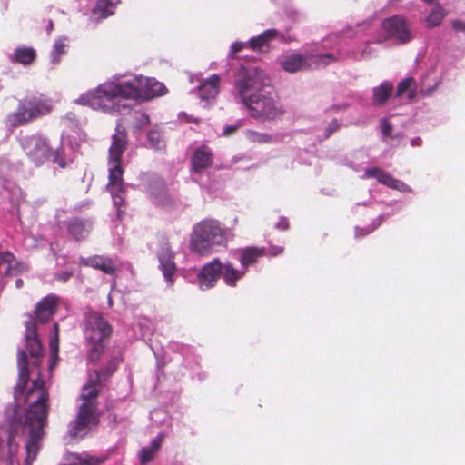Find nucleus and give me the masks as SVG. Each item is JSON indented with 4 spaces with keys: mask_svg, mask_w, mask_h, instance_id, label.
<instances>
[{
    "mask_svg": "<svg viewBox=\"0 0 465 465\" xmlns=\"http://www.w3.org/2000/svg\"><path fill=\"white\" fill-rule=\"evenodd\" d=\"M25 402L27 408L25 420H9L7 445L10 454L15 452L18 447L15 443V438L24 435L25 429L28 428L29 438L25 446V462L30 465L35 460L40 450V442L44 436V429L47 424L49 412V394L40 373L26 391Z\"/></svg>",
    "mask_w": 465,
    "mask_h": 465,
    "instance_id": "obj_1",
    "label": "nucleus"
},
{
    "mask_svg": "<svg viewBox=\"0 0 465 465\" xmlns=\"http://www.w3.org/2000/svg\"><path fill=\"white\" fill-rule=\"evenodd\" d=\"M168 92L165 85L155 78L139 75L126 82H105L96 89L88 91L75 100L77 104L88 105L95 110L112 113L119 111V98L149 101Z\"/></svg>",
    "mask_w": 465,
    "mask_h": 465,
    "instance_id": "obj_2",
    "label": "nucleus"
},
{
    "mask_svg": "<svg viewBox=\"0 0 465 465\" xmlns=\"http://www.w3.org/2000/svg\"><path fill=\"white\" fill-rule=\"evenodd\" d=\"M235 90L253 118L262 121L273 120L284 113L268 75L262 69H247L236 80Z\"/></svg>",
    "mask_w": 465,
    "mask_h": 465,
    "instance_id": "obj_3",
    "label": "nucleus"
},
{
    "mask_svg": "<svg viewBox=\"0 0 465 465\" xmlns=\"http://www.w3.org/2000/svg\"><path fill=\"white\" fill-rule=\"evenodd\" d=\"M126 147V134L118 125L113 135V142L109 149V183L107 185L116 207L124 203L123 196V170L120 166L122 154Z\"/></svg>",
    "mask_w": 465,
    "mask_h": 465,
    "instance_id": "obj_4",
    "label": "nucleus"
},
{
    "mask_svg": "<svg viewBox=\"0 0 465 465\" xmlns=\"http://www.w3.org/2000/svg\"><path fill=\"white\" fill-rule=\"evenodd\" d=\"M226 237L220 223L214 220H205L197 223L191 236L192 249L202 254L209 253L216 245H223Z\"/></svg>",
    "mask_w": 465,
    "mask_h": 465,
    "instance_id": "obj_5",
    "label": "nucleus"
},
{
    "mask_svg": "<svg viewBox=\"0 0 465 465\" xmlns=\"http://www.w3.org/2000/svg\"><path fill=\"white\" fill-rule=\"evenodd\" d=\"M51 111L50 100L43 95L26 97L20 101L17 110L8 115L7 122L13 127L21 126L48 114Z\"/></svg>",
    "mask_w": 465,
    "mask_h": 465,
    "instance_id": "obj_6",
    "label": "nucleus"
},
{
    "mask_svg": "<svg viewBox=\"0 0 465 465\" xmlns=\"http://www.w3.org/2000/svg\"><path fill=\"white\" fill-rule=\"evenodd\" d=\"M96 402L84 401L80 405L75 420L70 424L69 434L72 438H76L89 427L99 424L100 419L96 415Z\"/></svg>",
    "mask_w": 465,
    "mask_h": 465,
    "instance_id": "obj_7",
    "label": "nucleus"
},
{
    "mask_svg": "<svg viewBox=\"0 0 465 465\" xmlns=\"http://www.w3.org/2000/svg\"><path fill=\"white\" fill-rule=\"evenodd\" d=\"M84 333L88 342L108 341L113 333L110 323L96 312H90L85 315Z\"/></svg>",
    "mask_w": 465,
    "mask_h": 465,
    "instance_id": "obj_8",
    "label": "nucleus"
},
{
    "mask_svg": "<svg viewBox=\"0 0 465 465\" xmlns=\"http://www.w3.org/2000/svg\"><path fill=\"white\" fill-rule=\"evenodd\" d=\"M330 59V55L305 57L298 54L285 55L281 60L282 67L289 73H295L314 65L326 64L324 59Z\"/></svg>",
    "mask_w": 465,
    "mask_h": 465,
    "instance_id": "obj_9",
    "label": "nucleus"
},
{
    "mask_svg": "<svg viewBox=\"0 0 465 465\" xmlns=\"http://www.w3.org/2000/svg\"><path fill=\"white\" fill-rule=\"evenodd\" d=\"M23 148L35 164L43 163L50 155L47 141L42 137H30L24 141Z\"/></svg>",
    "mask_w": 465,
    "mask_h": 465,
    "instance_id": "obj_10",
    "label": "nucleus"
},
{
    "mask_svg": "<svg viewBox=\"0 0 465 465\" xmlns=\"http://www.w3.org/2000/svg\"><path fill=\"white\" fill-rule=\"evenodd\" d=\"M25 346L32 358V365L39 367L43 357V346L37 337V328L35 322H28L25 330Z\"/></svg>",
    "mask_w": 465,
    "mask_h": 465,
    "instance_id": "obj_11",
    "label": "nucleus"
},
{
    "mask_svg": "<svg viewBox=\"0 0 465 465\" xmlns=\"http://www.w3.org/2000/svg\"><path fill=\"white\" fill-rule=\"evenodd\" d=\"M158 261L164 279L172 282L177 268L174 262V252L168 243H164L158 252Z\"/></svg>",
    "mask_w": 465,
    "mask_h": 465,
    "instance_id": "obj_12",
    "label": "nucleus"
},
{
    "mask_svg": "<svg viewBox=\"0 0 465 465\" xmlns=\"http://www.w3.org/2000/svg\"><path fill=\"white\" fill-rule=\"evenodd\" d=\"M382 26L391 38L401 42H407L411 38L409 27L406 22L400 16H393L384 20Z\"/></svg>",
    "mask_w": 465,
    "mask_h": 465,
    "instance_id": "obj_13",
    "label": "nucleus"
},
{
    "mask_svg": "<svg viewBox=\"0 0 465 465\" xmlns=\"http://www.w3.org/2000/svg\"><path fill=\"white\" fill-rule=\"evenodd\" d=\"M222 269V262L218 258H214L212 262L206 263L199 273L201 286L213 288L218 279L221 277Z\"/></svg>",
    "mask_w": 465,
    "mask_h": 465,
    "instance_id": "obj_14",
    "label": "nucleus"
},
{
    "mask_svg": "<svg viewBox=\"0 0 465 465\" xmlns=\"http://www.w3.org/2000/svg\"><path fill=\"white\" fill-rule=\"evenodd\" d=\"M17 262L10 252L0 253V289L10 287L8 282L13 281L16 271Z\"/></svg>",
    "mask_w": 465,
    "mask_h": 465,
    "instance_id": "obj_15",
    "label": "nucleus"
},
{
    "mask_svg": "<svg viewBox=\"0 0 465 465\" xmlns=\"http://www.w3.org/2000/svg\"><path fill=\"white\" fill-rule=\"evenodd\" d=\"M213 153L209 147L205 145L199 146L193 153L191 158L192 170L194 173H202L204 170L213 164Z\"/></svg>",
    "mask_w": 465,
    "mask_h": 465,
    "instance_id": "obj_16",
    "label": "nucleus"
},
{
    "mask_svg": "<svg viewBox=\"0 0 465 465\" xmlns=\"http://www.w3.org/2000/svg\"><path fill=\"white\" fill-rule=\"evenodd\" d=\"M369 177L376 178L379 183H381L390 188H392V189H395V190H398L401 192H409L410 191V188L406 184H404L402 182L394 179L391 174H389L388 173H385L384 171H382L379 168L372 167V168L367 169L364 173V178H369Z\"/></svg>",
    "mask_w": 465,
    "mask_h": 465,
    "instance_id": "obj_17",
    "label": "nucleus"
},
{
    "mask_svg": "<svg viewBox=\"0 0 465 465\" xmlns=\"http://www.w3.org/2000/svg\"><path fill=\"white\" fill-rule=\"evenodd\" d=\"M221 78L218 74H213L203 81L198 87L199 96L202 101L215 99L220 91Z\"/></svg>",
    "mask_w": 465,
    "mask_h": 465,
    "instance_id": "obj_18",
    "label": "nucleus"
},
{
    "mask_svg": "<svg viewBox=\"0 0 465 465\" xmlns=\"http://www.w3.org/2000/svg\"><path fill=\"white\" fill-rule=\"evenodd\" d=\"M221 278L229 287H235L237 282L245 275V270H238L230 262L222 263Z\"/></svg>",
    "mask_w": 465,
    "mask_h": 465,
    "instance_id": "obj_19",
    "label": "nucleus"
},
{
    "mask_svg": "<svg viewBox=\"0 0 465 465\" xmlns=\"http://www.w3.org/2000/svg\"><path fill=\"white\" fill-rule=\"evenodd\" d=\"M57 299L54 295H48L44 298L35 310L36 318L41 322H46L54 313Z\"/></svg>",
    "mask_w": 465,
    "mask_h": 465,
    "instance_id": "obj_20",
    "label": "nucleus"
},
{
    "mask_svg": "<svg viewBox=\"0 0 465 465\" xmlns=\"http://www.w3.org/2000/svg\"><path fill=\"white\" fill-rule=\"evenodd\" d=\"M82 262L108 274L113 273L116 269L115 262L112 259L104 256H94L82 260Z\"/></svg>",
    "mask_w": 465,
    "mask_h": 465,
    "instance_id": "obj_21",
    "label": "nucleus"
},
{
    "mask_svg": "<svg viewBox=\"0 0 465 465\" xmlns=\"http://www.w3.org/2000/svg\"><path fill=\"white\" fill-rule=\"evenodd\" d=\"M36 58V52L32 47H17L12 54L9 55V60L12 63H18L24 65L31 64Z\"/></svg>",
    "mask_w": 465,
    "mask_h": 465,
    "instance_id": "obj_22",
    "label": "nucleus"
},
{
    "mask_svg": "<svg viewBox=\"0 0 465 465\" xmlns=\"http://www.w3.org/2000/svg\"><path fill=\"white\" fill-rule=\"evenodd\" d=\"M163 440V435L159 434L155 439L153 440L149 447H143L141 449L139 452V460L141 465H145L153 460L154 456L161 449Z\"/></svg>",
    "mask_w": 465,
    "mask_h": 465,
    "instance_id": "obj_23",
    "label": "nucleus"
},
{
    "mask_svg": "<svg viewBox=\"0 0 465 465\" xmlns=\"http://www.w3.org/2000/svg\"><path fill=\"white\" fill-rule=\"evenodd\" d=\"M122 361L121 357H114L112 358L104 367L102 369L95 371V382L101 383L102 381L108 379L111 377L117 370L120 362Z\"/></svg>",
    "mask_w": 465,
    "mask_h": 465,
    "instance_id": "obj_24",
    "label": "nucleus"
},
{
    "mask_svg": "<svg viewBox=\"0 0 465 465\" xmlns=\"http://www.w3.org/2000/svg\"><path fill=\"white\" fill-rule=\"evenodd\" d=\"M239 260L242 267L254 263L263 255V251L256 247H248L238 251Z\"/></svg>",
    "mask_w": 465,
    "mask_h": 465,
    "instance_id": "obj_25",
    "label": "nucleus"
},
{
    "mask_svg": "<svg viewBox=\"0 0 465 465\" xmlns=\"http://www.w3.org/2000/svg\"><path fill=\"white\" fill-rule=\"evenodd\" d=\"M18 367H19V382L16 387L21 391H23L29 381V370H28V366H27V356H26V352L24 351H20L18 352Z\"/></svg>",
    "mask_w": 465,
    "mask_h": 465,
    "instance_id": "obj_26",
    "label": "nucleus"
},
{
    "mask_svg": "<svg viewBox=\"0 0 465 465\" xmlns=\"http://www.w3.org/2000/svg\"><path fill=\"white\" fill-rule=\"evenodd\" d=\"M407 94L410 101L417 96L416 83L414 78L407 77L401 81L397 86L396 96L400 97Z\"/></svg>",
    "mask_w": 465,
    "mask_h": 465,
    "instance_id": "obj_27",
    "label": "nucleus"
},
{
    "mask_svg": "<svg viewBox=\"0 0 465 465\" xmlns=\"http://www.w3.org/2000/svg\"><path fill=\"white\" fill-rule=\"evenodd\" d=\"M278 35V31L275 29H270L266 30L263 33H262L257 37L252 38L249 41V45L252 49L256 50L263 45H265L267 43H269L271 40L274 39Z\"/></svg>",
    "mask_w": 465,
    "mask_h": 465,
    "instance_id": "obj_28",
    "label": "nucleus"
},
{
    "mask_svg": "<svg viewBox=\"0 0 465 465\" xmlns=\"http://www.w3.org/2000/svg\"><path fill=\"white\" fill-rule=\"evenodd\" d=\"M119 0H98L94 14L100 18H106L114 14V7Z\"/></svg>",
    "mask_w": 465,
    "mask_h": 465,
    "instance_id": "obj_29",
    "label": "nucleus"
},
{
    "mask_svg": "<svg viewBox=\"0 0 465 465\" xmlns=\"http://www.w3.org/2000/svg\"><path fill=\"white\" fill-rule=\"evenodd\" d=\"M106 342L107 341L88 342L91 346L87 353V361L89 362L94 363L101 359L106 348Z\"/></svg>",
    "mask_w": 465,
    "mask_h": 465,
    "instance_id": "obj_30",
    "label": "nucleus"
},
{
    "mask_svg": "<svg viewBox=\"0 0 465 465\" xmlns=\"http://www.w3.org/2000/svg\"><path fill=\"white\" fill-rule=\"evenodd\" d=\"M392 84L389 82L382 83L380 86L373 89V100L375 104H381L391 95Z\"/></svg>",
    "mask_w": 465,
    "mask_h": 465,
    "instance_id": "obj_31",
    "label": "nucleus"
},
{
    "mask_svg": "<svg viewBox=\"0 0 465 465\" xmlns=\"http://www.w3.org/2000/svg\"><path fill=\"white\" fill-rule=\"evenodd\" d=\"M100 383L95 382V378L91 380L87 385H85L83 389V392L81 394V398L84 401L95 402L94 400L97 398L99 394V391L96 389V386Z\"/></svg>",
    "mask_w": 465,
    "mask_h": 465,
    "instance_id": "obj_32",
    "label": "nucleus"
},
{
    "mask_svg": "<svg viewBox=\"0 0 465 465\" xmlns=\"http://www.w3.org/2000/svg\"><path fill=\"white\" fill-rule=\"evenodd\" d=\"M89 225L81 221H74L69 225L70 233L77 240L84 238L89 232Z\"/></svg>",
    "mask_w": 465,
    "mask_h": 465,
    "instance_id": "obj_33",
    "label": "nucleus"
},
{
    "mask_svg": "<svg viewBox=\"0 0 465 465\" xmlns=\"http://www.w3.org/2000/svg\"><path fill=\"white\" fill-rule=\"evenodd\" d=\"M66 38H59L55 41L51 52L52 63L58 64L60 62V56L66 53Z\"/></svg>",
    "mask_w": 465,
    "mask_h": 465,
    "instance_id": "obj_34",
    "label": "nucleus"
},
{
    "mask_svg": "<svg viewBox=\"0 0 465 465\" xmlns=\"http://www.w3.org/2000/svg\"><path fill=\"white\" fill-rule=\"evenodd\" d=\"M79 463L77 465H101L106 458H99L89 454L76 455L75 456Z\"/></svg>",
    "mask_w": 465,
    "mask_h": 465,
    "instance_id": "obj_35",
    "label": "nucleus"
},
{
    "mask_svg": "<svg viewBox=\"0 0 465 465\" xmlns=\"http://www.w3.org/2000/svg\"><path fill=\"white\" fill-rule=\"evenodd\" d=\"M444 16L445 13L441 8L433 10L427 17V25L430 27L438 26L441 23Z\"/></svg>",
    "mask_w": 465,
    "mask_h": 465,
    "instance_id": "obj_36",
    "label": "nucleus"
},
{
    "mask_svg": "<svg viewBox=\"0 0 465 465\" xmlns=\"http://www.w3.org/2000/svg\"><path fill=\"white\" fill-rule=\"evenodd\" d=\"M246 138L253 143H267L271 142L272 138L267 134L257 133L252 130L246 132Z\"/></svg>",
    "mask_w": 465,
    "mask_h": 465,
    "instance_id": "obj_37",
    "label": "nucleus"
},
{
    "mask_svg": "<svg viewBox=\"0 0 465 465\" xmlns=\"http://www.w3.org/2000/svg\"><path fill=\"white\" fill-rule=\"evenodd\" d=\"M54 336L50 340V354L52 358H58L59 352V338H58V324L54 325Z\"/></svg>",
    "mask_w": 465,
    "mask_h": 465,
    "instance_id": "obj_38",
    "label": "nucleus"
},
{
    "mask_svg": "<svg viewBox=\"0 0 465 465\" xmlns=\"http://www.w3.org/2000/svg\"><path fill=\"white\" fill-rule=\"evenodd\" d=\"M147 138L148 143L153 148L159 150L163 146V143L161 139V134L159 132L154 130L150 131L147 134Z\"/></svg>",
    "mask_w": 465,
    "mask_h": 465,
    "instance_id": "obj_39",
    "label": "nucleus"
},
{
    "mask_svg": "<svg viewBox=\"0 0 465 465\" xmlns=\"http://www.w3.org/2000/svg\"><path fill=\"white\" fill-rule=\"evenodd\" d=\"M54 162L57 163L60 167L64 168L67 165V162L62 156L60 152H55L54 154Z\"/></svg>",
    "mask_w": 465,
    "mask_h": 465,
    "instance_id": "obj_40",
    "label": "nucleus"
},
{
    "mask_svg": "<svg viewBox=\"0 0 465 465\" xmlns=\"http://www.w3.org/2000/svg\"><path fill=\"white\" fill-rule=\"evenodd\" d=\"M137 120L139 123V127L145 126L149 124V117L143 114H140Z\"/></svg>",
    "mask_w": 465,
    "mask_h": 465,
    "instance_id": "obj_41",
    "label": "nucleus"
},
{
    "mask_svg": "<svg viewBox=\"0 0 465 465\" xmlns=\"http://www.w3.org/2000/svg\"><path fill=\"white\" fill-rule=\"evenodd\" d=\"M243 47V44L240 42H235L231 46V54H234L237 52L241 51Z\"/></svg>",
    "mask_w": 465,
    "mask_h": 465,
    "instance_id": "obj_42",
    "label": "nucleus"
},
{
    "mask_svg": "<svg viewBox=\"0 0 465 465\" xmlns=\"http://www.w3.org/2000/svg\"><path fill=\"white\" fill-rule=\"evenodd\" d=\"M437 87V84H434L433 86L430 87V88H421L420 93L421 95L423 96H430L432 94V93L434 92V90L436 89Z\"/></svg>",
    "mask_w": 465,
    "mask_h": 465,
    "instance_id": "obj_43",
    "label": "nucleus"
},
{
    "mask_svg": "<svg viewBox=\"0 0 465 465\" xmlns=\"http://www.w3.org/2000/svg\"><path fill=\"white\" fill-rule=\"evenodd\" d=\"M452 27L455 29V30H459V31H465V23L462 22V21H453L452 22Z\"/></svg>",
    "mask_w": 465,
    "mask_h": 465,
    "instance_id": "obj_44",
    "label": "nucleus"
},
{
    "mask_svg": "<svg viewBox=\"0 0 465 465\" xmlns=\"http://www.w3.org/2000/svg\"><path fill=\"white\" fill-rule=\"evenodd\" d=\"M236 130V126H227L224 128L223 134V135H230Z\"/></svg>",
    "mask_w": 465,
    "mask_h": 465,
    "instance_id": "obj_45",
    "label": "nucleus"
},
{
    "mask_svg": "<svg viewBox=\"0 0 465 465\" xmlns=\"http://www.w3.org/2000/svg\"><path fill=\"white\" fill-rule=\"evenodd\" d=\"M382 130L383 134L388 135L391 133V126L388 124L387 121H382Z\"/></svg>",
    "mask_w": 465,
    "mask_h": 465,
    "instance_id": "obj_46",
    "label": "nucleus"
},
{
    "mask_svg": "<svg viewBox=\"0 0 465 465\" xmlns=\"http://www.w3.org/2000/svg\"><path fill=\"white\" fill-rule=\"evenodd\" d=\"M277 227L282 230H286L288 228V222L285 219H282L278 223Z\"/></svg>",
    "mask_w": 465,
    "mask_h": 465,
    "instance_id": "obj_47",
    "label": "nucleus"
},
{
    "mask_svg": "<svg viewBox=\"0 0 465 465\" xmlns=\"http://www.w3.org/2000/svg\"><path fill=\"white\" fill-rule=\"evenodd\" d=\"M57 359L58 358H52L50 356V361H49V369H50V371H52L55 367Z\"/></svg>",
    "mask_w": 465,
    "mask_h": 465,
    "instance_id": "obj_48",
    "label": "nucleus"
},
{
    "mask_svg": "<svg viewBox=\"0 0 465 465\" xmlns=\"http://www.w3.org/2000/svg\"><path fill=\"white\" fill-rule=\"evenodd\" d=\"M71 274L68 272H64L61 275H58L57 278L63 282H66L70 278Z\"/></svg>",
    "mask_w": 465,
    "mask_h": 465,
    "instance_id": "obj_49",
    "label": "nucleus"
},
{
    "mask_svg": "<svg viewBox=\"0 0 465 465\" xmlns=\"http://www.w3.org/2000/svg\"><path fill=\"white\" fill-rule=\"evenodd\" d=\"M15 288L19 289L23 286V281L19 278L15 279Z\"/></svg>",
    "mask_w": 465,
    "mask_h": 465,
    "instance_id": "obj_50",
    "label": "nucleus"
},
{
    "mask_svg": "<svg viewBox=\"0 0 465 465\" xmlns=\"http://www.w3.org/2000/svg\"><path fill=\"white\" fill-rule=\"evenodd\" d=\"M282 252V248H273V255L281 253Z\"/></svg>",
    "mask_w": 465,
    "mask_h": 465,
    "instance_id": "obj_51",
    "label": "nucleus"
},
{
    "mask_svg": "<svg viewBox=\"0 0 465 465\" xmlns=\"http://www.w3.org/2000/svg\"><path fill=\"white\" fill-rule=\"evenodd\" d=\"M107 301H108L109 306L112 307L113 306V301H112L111 293L108 294Z\"/></svg>",
    "mask_w": 465,
    "mask_h": 465,
    "instance_id": "obj_52",
    "label": "nucleus"
},
{
    "mask_svg": "<svg viewBox=\"0 0 465 465\" xmlns=\"http://www.w3.org/2000/svg\"><path fill=\"white\" fill-rule=\"evenodd\" d=\"M53 26H54L53 22L50 21L49 25H48V30L51 31L53 29Z\"/></svg>",
    "mask_w": 465,
    "mask_h": 465,
    "instance_id": "obj_53",
    "label": "nucleus"
},
{
    "mask_svg": "<svg viewBox=\"0 0 465 465\" xmlns=\"http://www.w3.org/2000/svg\"><path fill=\"white\" fill-rule=\"evenodd\" d=\"M424 2H427V3H432L434 0H423Z\"/></svg>",
    "mask_w": 465,
    "mask_h": 465,
    "instance_id": "obj_54",
    "label": "nucleus"
}]
</instances>
